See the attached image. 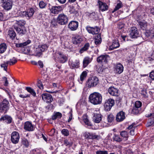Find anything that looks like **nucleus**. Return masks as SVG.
I'll use <instances>...</instances> for the list:
<instances>
[{"instance_id":"10","label":"nucleus","mask_w":154,"mask_h":154,"mask_svg":"<svg viewBox=\"0 0 154 154\" xmlns=\"http://www.w3.org/2000/svg\"><path fill=\"white\" fill-rule=\"evenodd\" d=\"M130 32V36L132 38H136L139 36L138 31L137 29L135 27H131Z\"/></svg>"},{"instance_id":"57","label":"nucleus","mask_w":154,"mask_h":154,"mask_svg":"<svg viewBox=\"0 0 154 154\" xmlns=\"http://www.w3.org/2000/svg\"><path fill=\"white\" fill-rule=\"evenodd\" d=\"M89 16L90 17H92L93 18H96L97 16V13L96 12H94L92 13H91L89 14Z\"/></svg>"},{"instance_id":"21","label":"nucleus","mask_w":154,"mask_h":154,"mask_svg":"<svg viewBox=\"0 0 154 154\" xmlns=\"http://www.w3.org/2000/svg\"><path fill=\"white\" fill-rule=\"evenodd\" d=\"M1 121H5L7 124L11 123L12 121V118L10 116L5 115L2 116L0 119Z\"/></svg>"},{"instance_id":"48","label":"nucleus","mask_w":154,"mask_h":154,"mask_svg":"<svg viewBox=\"0 0 154 154\" xmlns=\"http://www.w3.org/2000/svg\"><path fill=\"white\" fill-rule=\"evenodd\" d=\"M114 117L112 114L109 115L107 117V119L109 122H111L114 120Z\"/></svg>"},{"instance_id":"47","label":"nucleus","mask_w":154,"mask_h":154,"mask_svg":"<svg viewBox=\"0 0 154 154\" xmlns=\"http://www.w3.org/2000/svg\"><path fill=\"white\" fill-rule=\"evenodd\" d=\"M140 109V108L134 107L132 109V113L134 114H138L139 113Z\"/></svg>"},{"instance_id":"41","label":"nucleus","mask_w":154,"mask_h":154,"mask_svg":"<svg viewBox=\"0 0 154 154\" xmlns=\"http://www.w3.org/2000/svg\"><path fill=\"white\" fill-rule=\"evenodd\" d=\"M16 23L21 28V27H24V26L26 23V22L23 20H19L17 21Z\"/></svg>"},{"instance_id":"38","label":"nucleus","mask_w":154,"mask_h":154,"mask_svg":"<svg viewBox=\"0 0 154 154\" xmlns=\"http://www.w3.org/2000/svg\"><path fill=\"white\" fill-rule=\"evenodd\" d=\"M31 42V40H28L27 41L23 43H21L17 45V47H22L26 45L29 44Z\"/></svg>"},{"instance_id":"18","label":"nucleus","mask_w":154,"mask_h":154,"mask_svg":"<svg viewBox=\"0 0 154 154\" xmlns=\"http://www.w3.org/2000/svg\"><path fill=\"white\" fill-rule=\"evenodd\" d=\"M79 26V23L77 21H72L70 22L68 25V27L72 31L76 30Z\"/></svg>"},{"instance_id":"39","label":"nucleus","mask_w":154,"mask_h":154,"mask_svg":"<svg viewBox=\"0 0 154 154\" xmlns=\"http://www.w3.org/2000/svg\"><path fill=\"white\" fill-rule=\"evenodd\" d=\"M122 6V3L121 2L117 4V5L116 6L113 10L112 11V12L113 13L116 11L120 8H121Z\"/></svg>"},{"instance_id":"11","label":"nucleus","mask_w":154,"mask_h":154,"mask_svg":"<svg viewBox=\"0 0 154 154\" xmlns=\"http://www.w3.org/2000/svg\"><path fill=\"white\" fill-rule=\"evenodd\" d=\"M42 100L46 103H50L53 100L52 95L48 93H43L42 94Z\"/></svg>"},{"instance_id":"43","label":"nucleus","mask_w":154,"mask_h":154,"mask_svg":"<svg viewBox=\"0 0 154 154\" xmlns=\"http://www.w3.org/2000/svg\"><path fill=\"white\" fill-rule=\"evenodd\" d=\"M113 140L116 142H120L122 140V139L118 135L114 134L113 137Z\"/></svg>"},{"instance_id":"45","label":"nucleus","mask_w":154,"mask_h":154,"mask_svg":"<svg viewBox=\"0 0 154 154\" xmlns=\"http://www.w3.org/2000/svg\"><path fill=\"white\" fill-rule=\"evenodd\" d=\"M9 62V65H12L15 64L17 62V59L13 57L12 59H10L9 61H8Z\"/></svg>"},{"instance_id":"35","label":"nucleus","mask_w":154,"mask_h":154,"mask_svg":"<svg viewBox=\"0 0 154 154\" xmlns=\"http://www.w3.org/2000/svg\"><path fill=\"white\" fill-rule=\"evenodd\" d=\"M8 35L11 38L13 39L15 37L16 34L14 31L11 30L8 31Z\"/></svg>"},{"instance_id":"55","label":"nucleus","mask_w":154,"mask_h":154,"mask_svg":"<svg viewBox=\"0 0 154 154\" xmlns=\"http://www.w3.org/2000/svg\"><path fill=\"white\" fill-rule=\"evenodd\" d=\"M62 133L65 136H68L69 135V132L67 129H63L62 131Z\"/></svg>"},{"instance_id":"24","label":"nucleus","mask_w":154,"mask_h":154,"mask_svg":"<svg viewBox=\"0 0 154 154\" xmlns=\"http://www.w3.org/2000/svg\"><path fill=\"white\" fill-rule=\"evenodd\" d=\"M62 7L60 6L53 7L51 9V12L54 14H58L62 10Z\"/></svg>"},{"instance_id":"27","label":"nucleus","mask_w":154,"mask_h":154,"mask_svg":"<svg viewBox=\"0 0 154 154\" xmlns=\"http://www.w3.org/2000/svg\"><path fill=\"white\" fill-rule=\"evenodd\" d=\"M92 60L89 57H86L84 58L83 61V67L84 68L86 67L91 62Z\"/></svg>"},{"instance_id":"54","label":"nucleus","mask_w":154,"mask_h":154,"mask_svg":"<svg viewBox=\"0 0 154 154\" xmlns=\"http://www.w3.org/2000/svg\"><path fill=\"white\" fill-rule=\"evenodd\" d=\"M100 138V136L97 135H96L94 133H92V138L91 139H95L98 140Z\"/></svg>"},{"instance_id":"42","label":"nucleus","mask_w":154,"mask_h":154,"mask_svg":"<svg viewBox=\"0 0 154 154\" xmlns=\"http://www.w3.org/2000/svg\"><path fill=\"white\" fill-rule=\"evenodd\" d=\"M83 120L86 125L89 126H91V122L89 121L86 116H83Z\"/></svg>"},{"instance_id":"25","label":"nucleus","mask_w":154,"mask_h":154,"mask_svg":"<svg viewBox=\"0 0 154 154\" xmlns=\"http://www.w3.org/2000/svg\"><path fill=\"white\" fill-rule=\"evenodd\" d=\"M98 4L100 10L102 11H105L108 9V6L106 4L100 1L98 2Z\"/></svg>"},{"instance_id":"34","label":"nucleus","mask_w":154,"mask_h":154,"mask_svg":"<svg viewBox=\"0 0 154 154\" xmlns=\"http://www.w3.org/2000/svg\"><path fill=\"white\" fill-rule=\"evenodd\" d=\"M62 116V114L59 112H56L54 113L52 116V119L53 120H54L56 119L57 118H60Z\"/></svg>"},{"instance_id":"1","label":"nucleus","mask_w":154,"mask_h":154,"mask_svg":"<svg viewBox=\"0 0 154 154\" xmlns=\"http://www.w3.org/2000/svg\"><path fill=\"white\" fill-rule=\"evenodd\" d=\"M102 96L101 94L94 92L91 94L89 97V101L94 105L100 104L102 103Z\"/></svg>"},{"instance_id":"51","label":"nucleus","mask_w":154,"mask_h":154,"mask_svg":"<svg viewBox=\"0 0 154 154\" xmlns=\"http://www.w3.org/2000/svg\"><path fill=\"white\" fill-rule=\"evenodd\" d=\"M141 94H142L144 97H148V94L146 92V90L145 89H143L141 91Z\"/></svg>"},{"instance_id":"12","label":"nucleus","mask_w":154,"mask_h":154,"mask_svg":"<svg viewBox=\"0 0 154 154\" xmlns=\"http://www.w3.org/2000/svg\"><path fill=\"white\" fill-rule=\"evenodd\" d=\"M20 138L19 133L16 131L13 132L11 134V140L12 142L14 144L18 143Z\"/></svg>"},{"instance_id":"3","label":"nucleus","mask_w":154,"mask_h":154,"mask_svg":"<svg viewBox=\"0 0 154 154\" xmlns=\"http://www.w3.org/2000/svg\"><path fill=\"white\" fill-rule=\"evenodd\" d=\"M10 103L8 100L6 99L0 102V112L6 113L9 109Z\"/></svg>"},{"instance_id":"59","label":"nucleus","mask_w":154,"mask_h":154,"mask_svg":"<svg viewBox=\"0 0 154 154\" xmlns=\"http://www.w3.org/2000/svg\"><path fill=\"white\" fill-rule=\"evenodd\" d=\"M64 144L66 146H71L72 144V142H69L68 140H65L64 141Z\"/></svg>"},{"instance_id":"44","label":"nucleus","mask_w":154,"mask_h":154,"mask_svg":"<svg viewBox=\"0 0 154 154\" xmlns=\"http://www.w3.org/2000/svg\"><path fill=\"white\" fill-rule=\"evenodd\" d=\"M87 75V72L86 71H83L80 76V79L81 81H82L86 78Z\"/></svg>"},{"instance_id":"62","label":"nucleus","mask_w":154,"mask_h":154,"mask_svg":"<svg viewBox=\"0 0 154 154\" xmlns=\"http://www.w3.org/2000/svg\"><path fill=\"white\" fill-rule=\"evenodd\" d=\"M149 77L152 80H154V70L150 72Z\"/></svg>"},{"instance_id":"26","label":"nucleus","mask_w":154,"mask_h":154,"mask_svg":"<svg viewBox=\"0 0 154 154\" xmlns=\"http://www.w3.org/2000/svg\"><path fill=\"white\" fill-rule=\"evenodd\" d=\"M119 46L120 45L118 40L115 39L113 41L112 45L109 46V49L111 50H112L119 48Z\"/></svg>"},{"instance_id":"32","label":"nucleus","mask_w":154,"mask_h":154,"mask_svg":"<svg viewBox=\"0 0 154 154\" xmlns=\"http://www.w3.org/2000/svg\"><path fill=\"white\" fill-rule=\"evenodd\" d=\"M26 90L31 94L33 96H35L36 94L35 91L31 87H26Z\"/></svg>"},{"instance_id":"61","label":"nucleus","mask_w":154,"mask_h":154,"mask_svg":"<svg viewBox=\"0 0 154 154\" xmlns=\"http://www.w3.org/2000/svg\"><path fill=\"white\" fill-rule=\"evenodd\" d=\"M72 109H71L70 111L69 112V119H68V122H70L72 119Z\"/></svg>"},{"instance_id":"23","label":"nucleus","mask_w":154,"mask_h":154,"mask_svg":"<svg viewBox=\"0 0 154 154\" xmlns=\"http://www.w3.org/2000/svg\"><path fill=\"white\" fill-rule=\"evenodd\" d=\"M102 119L101 115L99 113H94L93 117V120L96 123H99Z\"/></svg>"},{"instance_id":"52","label":"nucleus","mask_w":154,"mask_h":154,"mask_svg":"<svg viewBox=\"0 0 154 154\" xmlns=\"http://www.w3.org/2000/svg\"><path fill=\"white\" fill-rule=\"evenodd\" d=\"M142 105L141 103L139 101H137L135 103L134 106L140 108Z\"/></svg>"},{"instance_id":"30","label":"nucleus","mask_w":154,"mask_h":154,"mask_svg":"<svg viewBox=\"0 0 154 154\" xmlns=\"http://www.w3.org/2000/svg\"><path fill=\"white\" fill-rule=\"evenodd\" d=\"M146 35L151 38H154V28H151L150 30H147L145 33Z\"/></svg>"},{"instance_id":"28","label":"nucleus","mask_w":154,"mask_h":154,"mask_svg":"<svg viewBox=\"0 0 154 154\" xmlns=\"http://www.w3.org/2000/svg\"><path fill=\"white\" fill-rule=\"evenodd\" d=\"M72 40L74 44L77 45L80 43L82 41V39L81 36L78 35L73 37Z\"/></svg>"},{"instance_id":"19","label":"nucleus","mask_w":154,"mask_h":154,"mask_svg":"<svg viewBox=\"0 0 154 154\" xmlns=\"http://www.w3.org/2000/svg\"><path fill=\"white\" fill-rule=\"evenodd\" d=\"M14 29L19 35L21 36L25 34L26 32L25 27L20 28L16 26H15Z\"/></svg>"},{"instance_id":"4","label":"nucleus","mask_w":154,"mask_h":154,"mask_svg":"<svg viewBox=\"0 0 154 154\" xmlns=\"http://www.w3.org/2000/svg\"><path fill=\"white\" fill-rule=\"evenodd\" d=\"M48 48V46L45 44L38 45V47L35 50V55L40 57L42 55V52L47 50Z\"/></svg>"},{"instance_id":"15","label":"nucleus","mask_w":154,"mask_h":154,"mask_svg":"<svg viewBox=\"0 0 154 154\" xmlns=\"http://www.w3.org/2000/svg\"><path fill=\"white\" fill-rule=\"evenodd\" d=\"M109 59V57L108 55H103L98 57L97 61L99 63H106Z\"/></svg>"},{"instance_id":"2","label":"nucleus","mask_w":154,"mask_h":154,"mask_svg":"<svg viewBox=\"0 0 154 154\" xmlns=\"http://www.w3.org/2000/svg\"><path fill=\"white\" fill-rule=\"evenodd\" d=\"M54 57L55 60L58 62L64 63H65L67 60V57L60 52H56L54 53Z\"/></svg>"},{"instance_id":"64","label":"nucleus","mask_w":154,"mask_h":154,"mask_svg":"<svg viewBox=\"0 0 154 154\" xmlns=\"http://www.w3.org/2000/svg\"><path fill=\"white\" fill-rule=\"evenodd\" d=\"M71 14H76L77 13V11L74 8H72L69 11Z\"/></svg>"},{"instance_id":"49","label":"nucleus","mask_w":154,"mask_h":154,"mask_svg":"<svg viewBox=\"0 0 154 154\" xmlns=\"http://www.w3.org/2000/svg\"><path fill=\"white\" fill-rule=\"evenodd\" d=\"M154 124V119L150 118L149 119V122L147 123L146 125L147 127H149Z\"/></svg>"},{"instance_id":"7","label":"nucleus","mask_w":154,"mask_h":154,"mask_svg":"<svg viewBox=\"0 0 154 154\" xmlns=\"http://www.w3.org/2000/svg\"><path fill=\"white\" fill-rule=\"evenodd\" d=\"M114 104V100L110 98L106 100L104 104L105 110L106 111L110 110Z\"/></svg>"},{"instance_id":"8","label":"nucleus","mask_w":154,"mask_h":154,"mask_svg":"<svg viewBox=\"0 0 154 154\" xmlns=\"http://www.w3.org/2000/svg\"><path fill=\"white\" fill-rule=\"evenodd\" d=\"M1 1L2 3V7L4 9L9 11L11 9L13 4L12 0H1Z\"/></svg>"},{"instance_id":"46","label":"nucleus","mask_w":154,"mask_h":154,"mask_svg":"<svg viewBox=\"0 0 154 154\" xmlns=\"http://www.w3.org/2000/svg\"><path fill=\"white\" fill-rule=\"evenodd\" d=\"M92 133L86 132L84 134V136L86 138L91 139L92 138Z\"/></svg>"},{"instance_id":"5","label":"nucleus","mask_w":154,"mask_h":154,"mask_svg":"<svg viewBox=\"0 0 154 154\" xmlns=\"http://www.w3.org/2000/svg\"><path fill=\"white\" fill-rule=\"evenodd\" d=\"M89 88L95 87L99 83V79L96 76H93L88 79L87 82Z\"/></svg>"},{"instance_id":"9","label":"nucleus","mask_w":154,"mask_h":154,"mask_svg":"<svg viewBox=\"0 0 154 154\" xmlns=\"http://www.w3.org/2000/svg\"><path fill=\"white\" fill-rule=\"evenodd\" d=\"M34 13L33 9L30 8L27 11H22L20 13V14L23 17H28L29 19L33 15Z\"/></svg>"},{"instance_id":"22","label":"nucleus","mask_w":154,"mask_h":154,"mask_svg":"<svg viewBox=\"0 0 154 154\" xmlns=\"http://www.w3.org/2000/svg\"><path fill=\"white\" fill-rule=\"evenodd\" d=\"M125 118V113L123 111H120L117 114L116 120L118 122H121Z\"/></svg>"},{"instance_id":"36","label":"nucleus","mask_w":154,"mask_h":154,"mask_svg":"<svg viewBox=\"0 0 154 154\" xmlns=\"http://www.w3.org/2000/svg\"><path fill=\"white\" fill-rule=\"evenodd\" d=\"M7 49V46L6 44L2 43L0 45V53H4Z\"/></svg>"},{"instance_id":"33","label":"nucleus","mask_w":154,"mask_h":154,"mask_svg":"<svg viewBox=\"0 0 154 154\" xmlns=\"http://www.w3.org/2000/svg\"><path fill=\"white\" fill-rule=\"evenodd\" d=\"M9 65V62L8 61H4L1 64V67L3 68L4 70L7 71L8 65Z\"/></svg>"},{"instance_id":"16","label":"nucleus","mask_w":154,"mask_h":154,"mask_svg":"<svg viewBox=\"0 0 154 154\" xmlns=\"http://www.w3.org/2000/svg\"><path fill=\"white\" fill-rule=\"evenodd\" d=\"M69 65L70 68L73 69L78 68L79 66V62L78 60H70L69 62Z\"/></svg>"},{"instance_id":"56","label":"nucleus","mask_w":154,"mask_h":154,"mask_svg":"<svg viewBox=\"0 0 154 154\" xmlns=\"http://www.w3.org/2000/svg\"><path fill=\"white\" fill-rule=\"evenodd\" d=\"M39 5L40 8H43L46 5V4L43 1L40 2L39 3Z\"/></svg>"},{"instance_id":"50","label":"nucleus","mask_w":154,"mask_h":154,"mask_svg":"<svg viewBox=\"0 0 154 154\" xmlns=\"http://www.w3.org/2000/svg\"><path fill=\"white\" fill-rule=\"evenodd\" d=\"M22 143L26 147H27L29 146V142L28 140L25 138H23L22 140Z\"/></svg>"},{"instance_id":"37","label":"nucleus","mask_w":154,"mask_h":154,"mask_svg":"<svg viewBox=\"0 0 154 154\" xmlns=\"http://www.w3.org/2000/svg\"><path fill=\"white\" fill-rule=\"evenodd\" d=\"M120 135L121 136L125 138V140H127L128 137V133L125 131H122L120 132Z\"/></svg>"},{"instance_id":"6","label":"nucleus","mask_w":154,"mask_h":154,"mask_svg":"<svg viewBox=\"0 0 154 154\" xmlns=\"http://www.w3.org/2000/svg\"><path fill=\"white\" fill-rule=\"evenodd\" d=\"M57 20L59 24L61 25H64L67 23L68 18L66 15L63 14H61L58 15Z\"/></svg>"},{"instance_id":"20","label":"nucleus","mask_w":154,"mask_h":154,"mask_svg":"<svg viewBox=\"0 0 154 154\" xmlns=\"http://www.w3.org/2000/svg\"><path fill=\"white\" fill-rule=\"evenodd\" d=\"M124 70V67L120 63L116 64L115 67V71L116 73L120 74Z\"/></svg>"},{"instance_id":"58","label":"nucleus","mask_w":154,"mask_h":154,"mask_svg":"<svg viewBox=\"0 0 154 154\" xmlns=\"http://www.w3.org/2000/svg\"><path fill=\"white\" fill-rule=\"evenodd\" d=\"M96 154H108L106 151L98 150L96 152Z\"/></svg>"},{"instance_id":"17","label":"nucleus","mask_w":154,"mask_h":154,"mask_svg":"<svg viewBox=\"0 0 154 154\" xmlns=\"http://www.w3.org/2000/svg\"><path fill=\"white\" fill-rule=\"evenodd\" d=\"M24 128L27 131H30L34 130V126L32 123L29 121H27L24 123Z\"/></svg>"},{"instance_id":"53","label":"nucleus","mask_w":154,"mask_h":154,"mask_svg":"<svg viewBox=\"0 0 154 154\" xmlns=\"http://www.w3.org/2000/svg\"><path fill=\"white\" fill-rule=\"evenodd\" d=\"M36 18L38 20H42L43 19V14L41 13H38L36 15Z\"/></svg>"},{"instance_id":"40","label":"nucleus","mask_w":154,"mask_h":154,"mask_svg":"<svg viewBox=\"0 0 154 154\" xmlns=\"http://www.w3.org/2000/svg\"><path fill=\"white\" fill-rule=\"evenodd\" d=\"M90 46L89 44L88 43H86L85 44L83 47L81 48L80 50V52L81 53H82L84 51H87L88 48Z\"/></svg>"},{"instance_id":"31","label":"nucleus","mask_w":154,"mask_h":154,"mask_svg":"<svg viewBox=\"0 0 154 154\" xmlns=\"http://www.w3.org/2000/svg\"><path fill=\"white\" fill-rule=\"evenodd\" d=\"M140 28L143 30L146 29L147 26V24L146 22L143 21H140L138 22Z\"/></svg>"},{"instance_id":"29","label":"nucleus","mask_w":154,"mask_h":154,"mask_svg":"<svg viewBox=\"0 0 154 154\" xmlns=\"http://www.w3.org/2000/svg\"><path fill=\"white\" fill-rule=\"evenodd\" d=\"M102 42V38L101 37L100 34H98L95 38L94 43L96 46H98Z\"/></svg>"},{"instance_id":"13","label":"nucleus","mask_w":154,"mask_h":154,"mask_svg":"<svg viewBox=\"0 0 154 154\" xmlns=\"http://www.w3.org/2000/svg\"><path fill=\"white\" fill-rule=\"evenodd\" d=\"M108 91L109 94L112 96L118 97L119 95V90L111 86L109 87Z\"/></svg>"},{"instance_id":"60","label":"nucleus","mask_w":154,"mask_h":154,"mask_svg":"<svg viewBox=\"0 0 154 154\" xmlns=\"http://www.w3.org/2000/svg\"><path fill=\"white\" fill-rule=\"evenodd\" d=\"M2 80L3 81H5L4 85L5 86H8V81L7 80V78L5 77H3L2 78Z\"/></svg>"},{"instance_id":"14","label":"nucleus","mask_w":154,"mask_h":154,"mask_svg":"<svg viewBox=\"0 0 154 154\" xmlns=\"http://www.w3.org/2000/svg\"><path fill=\"white\" fill-rule=\"evenodd\" d=\"M86 29L89 33L93 35L98 34L100 31V29L97 26L94 27L87 26Z\"/></svg>"},{"instance_id":"63","label":"nucleus","mask_w":154,"mask_h":154,"mask_svg":"<svg viewBox=\"0 0 154 154\" xmlns=\"http://www.w3.org/2000/svg\"><path fill=\"white\" fill-rule=\"evenodd\" d=\"M57 22L56 20L55 19H53L51 21V23L54 26H56L57 24Z\"/></svg>"}]
</instances>
